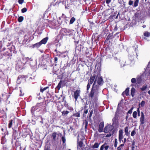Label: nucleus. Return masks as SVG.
<instances>
[{
	"label": "nucleus",
	"instance_id": "obj_1",
	"mask_svg": "<svg viewBox=\"0 0 150 150\" xmlns=\"http://www.w3.org/2000/svg\"><path fill=\"white\" fill-rule=\"evenodd\" d=\"M97 79V78H96L93 84L91 91L89 94V96L92 98H93L94 95H97L98 93V90L99 88V86L96 85Z\"/></svg>",
	"mask_w": 150,
	"mask_h": 150
},
{
	"label": "nucleus",
	"instance_id": "obj_2",
	"mask_svg": "<svg viewBox=\"0 0 150 150\" xmlns=\"http://www.w3.org/2000/svg\"><path fill=\"white\" fill-rule=\"evenodd\" d=\"M113 127V129L112 131H115L117 130V129L119 127V124L118 121L117 120H115L113 122L112 125H111Z\"/></svg>",
	"mask_w": 150,
	"mask_h": 150
},
{
	"label": "nucleus",
	"instance_id": "obj_3",
	"mask_svg": "<svg viewBox=\"0 0 150 150\" xmlns=\"http://www.w3.org/2000/svg\"><path fill=\"white\" fill-rule=\"evenodd\" d=\"M83 140H78L77 142V149L80 150H83Z\"/></svg>",
	"mask_w": 150,
	"mask_h": 150
},
{
	"label": "nucleus",
	"instance_id": "obj_4",
	"mask_svg": "<svg viewBox=\"0 0 150 150\" xmlns=\"http://www.w3.org/2000/svg\"><path fill=\"white\" fill-rule=\"evenodd\" d=\"M84 132H80L78 134V140H85V135L83 133Z\"/></svg>",
	"mask_w": 150,
	"mask_h": 150
},
{
	"label": "nucleus",
	"instance_id": "obj_5",
	"mask_svg": "<svg viewBox=\"0 0 150 150\" xmlns=\"http://www.w3.org/2000/svg\"><path fill=\"white\" fill-rule=\"evenodd\" d=\"M113 127L111 125L108 124L106 126L104 129V131H113Z\"/></svg>",
	"mask_w": 150,
	"mask_h": 150
},
{
	"label": "nucleus",
	"instance_id": "obj_6",
	"mask_svg": "<svg viewBox=\"0 0 150 150\" xmlns=\"http://www.w3.org/2000/svg\"><path fill=\"white\" fill-rule=\"evenodd\" d=\"M109 147V146L108 145L107 143H105L101 146L100 150H103L104 149L105 150H108Z\"/></svg>",
	"mask_w": 150,
	"mask_h": 150
},
{
	"label": "nucleus",
	"instance_id": "obj_7",
	"mask_svg": "<svg viewBox=\"0 0 150 150\" xmlns=\"http://www.w3.org/2000/svg\"><path fill=\"white\" fill-rule=\"evenodd\" d=\"M80 91L79 90H77L74 92V98L76 101L77 100L78 97L80 96Z\"/></svg>",
	"mask_w": 150,
	"mask_h": 150
},
{
	"label": "nucleus",
	"instance_id": "obj_8",
	"mask_svg": "<svg viewBox=\"0 0 150 150\" xmlns=\"http://www.w3.org/2000/svg\"><path fill=\"white\" fill-rule=\"evenodd\" d=\"M104 126V122H101L99 125V128L98 129V131H103V128Z\"/></svg>",
	"mask_w": 150,
	"mask_h": 150
},
{
	"label": "nucleus",
	"instance_id": "obj_9",
	"mask_svg": "<svg viewBox=\"0 0 150 150\" xmlns=\"http://www.w3.org/2000/svg\"><path fill=\"white\" fill-rule=\"evenodd\" d=\"M95 77V76H91L90 79L88 80V83L90 84H92L93 82Z\"/></svg>",
	"mask_w": 150,
	"mask_h": 150
},
{
	"label": "nucleus",
	"instance_id": "obj_10",
	"mask_svg": "<svg viewBox=\"0 0 150 150\" xmlns=\"http://www.w3.org/2000/svg\"><path fill=\"white\" fill-rule=\"evenodd\" d=\"M98 84L97 85H101L103 83V79L101 77H98Z\"/></svg>",
	"mask_w": 150,
	"mask_h": 150
},
{
	"label": "nucleus",
	"instance_id": "obj_11",
	"mask_svg": "<svg viewBox=\"0 0 150 150\" xmlns=\"http://www.w3.org/2000/svg\"><path fill=\"white\" fill-rule=\"evenodd\" d=\"M144 113L142 112L141 117L140 118V122H141V124H143L144 123Z\"/></svg>",
	"mask_w": 150,
	"mask_h": 150
},
{
	"label": "nucleus",
	"instance_id": "obj_12",
	"mask_svg": "<svg viewBox=\"0 0 150 150\" xmlns=\"http://www.w3.org/2000/svg\"><path fill=\"white\" fill-rule=\"evenodd\" d=\"M21 132L20 134H22V136L23 137H26L28 133V132Z\"/></svg>",
	"mask_w": 150,
	"mask_h": 150
},
{
	"label": "nucleus",
	"instance_id": "obj_13",
	"mask_svg": "<svg viewBox=\"0 0 150 150\" xmlns=\"http://www.w3.org/2000/svg\"><path fill=\"white\" fill-rule=\"evenodd\" d=\"M100 143L96 142L94 143V144L92 147V148L93 149L97 148L98 147Z\"/></svg>",
	"mask_w": 150,
	"mask_h": 150
},
{
	"label": "nucleus",
	"instance_id": "obj_14",
	"mask_svg": "<svg viewBox=\"0 0 150 150\" xmlns=\"http://www.w3.org/2000/svg\"><path fill=\"white\" fill-rule=\"evenodd\" d=\"M57 135V134L55 132H54L53 133H52V137L54 141H56V136Z\"/></svg>",
	"mask_w": 150,
	"mask_h": 150
},
{
	"label": "nucleus",
	"instance_id": "obj_15",
	"mask_svg": "<svg viewBox=\"0 0 150 150\" xmlns=\"http://www.w3.org/2000/svg\"><path fill=\"white\" fill-rule=\"evenodd\" d=\"M48 40V38L46 37L42 39L40 42L42 44H45Z\"/></svg>",
	"mask_w": 150,
	"mask_h": 150
},
{
	"label": "nucleus",
	"instance_id": "obj_16",
	"mask_svg": "<svg viewBox=\"0 0 150 150\" xmlns=\"http://www.w3.org/2000/svg\"><path fill=\"white\" fill-rule=\"evenodd\" d=\"M135 93V89L134 88H132L131 90V94L132 96L133 97L134 96V94Z\"/></svg>",
	"mask_w": 150,
	"mask_h": 150
},
{
	"label": "nucleus",
	"instance_id": "obj_17",
	"mask_svg": "<svg viewBox=\"0 0 150 150\" xmlns=\"http://www.w3.org/2000/svg\"><path fill=\"white\" fill-rule=\"evenodd\" d=\"M122 132H119V139L120 142L121 140L123 139V136L122 135Z\"/></svg>",
	"mask_w": 150,
	"mask_h": 150
},
{
	"label": "nucleus",
	"instance_id": "obj_18",
	"mask_svg": "<svg viewBox=\"0 0 150 150\" xmlns=\"http://www.w3.org/2000/svg\"><path fill=\"white\" fill-rule=\"evenodd\" d=\"M115 132H110L109 133L107 134L105 136L106 137H110L114 134Z\"/></svg>",
	"mask_w": 150,
	"mask_h": 150
},
{
	"label": "nucleus",
	"instance_id": "obj_19",
	"mask_svg": "<svg viewBox=\"0 0 150 150\" xmlns=\"http://www.w3.org/2000/svg\"><path fill=\"white\" fill-rule=\"evenodd\" d=\"M41 44H42L40 42H39L37 43L36 44H35L34 45H33V47H38L40 46V45Z\"/></svg>",
	"mask_w": 150,
	"mask_h": 150
},
{
	"label": "nucleus",
	"instance_id": "obj_20",
	"mask_svg": "<svg viewBox=\"0 0 150 150\" xmlns=\"http://www.w3.org/2000/svg\"><path fill=\"white\" fill-rule=\"evenodd\" d=\"M129 88H127L126 89L125 91L124 92L127 96H128L129 95Z\"/></svg>",
	"mask_w": 150,
	"mask_h": 150
},
{
	"label": "nucleus",
	"instance_id": "obj_21",
	"mask_svg": "<svg viewBox=\"0 0 150 150\" xmlns=\"http://www.w3.org/2000/svg\"><path fill=\"white\" fill-rule=\"evenodd\" d=\"M62 84V81H61L57 86V88H58V90H59L60 88L61 87Z\"/></svg>",
	"mask_w": 150,
	"mask_h": 150
},
{
	"label": "nucleus",
	"instance_id": "obj_22",
	"mask_svg": "<svg viewBox=\"0 0 150 150\" xmlns=\"http://www.w3.org/2000/svg\"><path fill=\"white\" fill-rule=\"evenodd\" d=\"M13 121V120H11L9 121V123L8 124V126L9 128H10L11 127V126L12 125Z\"/></svg>",
	"mask_w": 150,
	"mask_h": 150
},
{
	"label": "nucleus",
	"instance_id": "obj_23",
	"mask_svg": "<svg viewBox=\"0 0 150 150\" xmlns=\"http://www.w3.org/2000/svg\"><path fill=\"white\" fill-rule=\"evenodd\" d=\"M75 18L74 17H73L71 18L70 21V24H71L73 23V22L75 21Z\"/></svg>",
	"mask_w": 150,
	"mask_h": 150
},
{
	"label": "nucleus",
	"instance_id": "obj_24",
	"mask_svg": "<svg viewBox=\"0 0 150 150\" xmlns=\"http://www.w3.org/2000/svg\"><path fill=\"white\" fill-rule=\"evenodd\" d=\"M139 0H136L135 1L134 4V6L135 7H137L139 3Z\"/></svg>",
	"mask_w": 150,
	"mask_h": 150
},
{
	"label": "nucleus",
	"instance_id": "obj_25",
	"mask_svg": "<svg viewBox=\"0 0 150 150\" xmlns=\"http://www.w3.org/2000/svg\"><path fill=\"white\" fill-rule=\"evenodd\" d=\"M147 86H143L142 87L140 88V90L142 91H144L147 88Z\"/></svg>",
	"mask_w": 150,
	"mask_h": 150
},
{
	"label": "nucleus",
	"instance_id": "obj_26",
	"mask_svg": "<svg viewBox=\"0 0 150 150\" xmlns=\"http://www.w3.org/2000/svg\"><path fill=\"white\" fill-rule=\"evenodd\" d=\"M73 115L74 116L78 117H80L79 112H77V113L74 114Z\"/></svg>",
	"mask_w": 150,
	"mask_h": 150
},
{
	"label": "nucleus",
	"instance_id": "obj_27",
	"mask_svg": "<svg viewBox=\"0 0 150 150\" xmlns=\"http://www.w3.org/2000/svg\"><path fill=\"white\" fill-rule=\"evenodd\" d=\"M145 103V101L144 100H142V101L141 103H139V105H141V107H143V106H144Z\"/></svg>",
	"mask_w": 150,
	"mask_h": 150
},
{
	"label": "nucleus",
	"instance_id": "obj_28",
	"mask_svg": "<svg viewBox=\"0 0 150 150\" xmlns=\"http://www.w3.org/2000/svg\"><path fill=\"white\" fill-rule=\"evenodd\" d=\"M23 18L22 16H20L18 18V21L19 22H21L23 20Z\"/></svg>",
	"mask_w": 150,
	"mask_h": 150
},
{
	"label": "nucleus",
	"instance_id": "obj_29",
	"mask_svg": "<svg viewBox=\"0 0 150 150\" xmlns=\"http://www.w3.org/2000/svg\"><path fill=\"white\" fill-rule=\"evenodd\" d=\"M137 112L136 111H134L133 113V116L135 118H136L137 117Z\"/></svg>",
	"mask_w": 150,
	"mask_h": 150
},
{
	"label": "nucleus",
	"instance_id": "obj_30",
	"mask_svg": "<svg viewBox=\"0 0 150 150\" xmlns=\"http://www.w3.org/2000/svg\"><path fill=\"white\" fill-rule=\"evenodd\" d=\"M69 112L68 111H64L62 112V115H66L67 114L69 113Z\"/></svg>",
	"mask_w": 150,
	"mask_h": 150
},
{
	"label": "nucleus",
	"instance_id": "obj_31",
	"mask_svg": "<svg viewBox=\"0 0 150 150\" xmlns=\"http://www.w3.org/2000/svg\"><path fill=\"white\" fill-rule=\"evenodd\" d=\"M144 35L146 37H149L150 35V33L148 32H145L144 34Z\"/></svg>",
	"mask_w": 150,
	"mask_h": 150
},
{
	"label": "nucleus",
	"instance_id": "obj_32",
	"mask_svg": "<svg viewBox=\"0 0 150 150\" xmlns=\"http://www.w3.org/2000/svg\"><path fill=\"white\" fill-rule=\"evenodd\" d=\"M44 150H51L50 149V147L48 146H45V148Z\"/></svg>",
	"mask_w": 150,
	"mask_h": 150
},
{
	"label": "nucleus",
	"instance_id": "obj_33",
	"mask_svg": "<svg viewBox=\"0 0 150 150\" xmlns=\"http://www.w3.org/2000/svg\"><path fill=\"white\" fill-rule=\"evenodd\" d=\"M117 140L116 139H115V143H114V146L115 147H116L117 146Z\"/></svg>",
	"mask_w": 150,
	"mask_h": 150
},
{
	"label": "nucleus",
	"instance_id": "obj_34",
	"mask_svg": "<svg viewBox=\"0 0 150 150\" xmlns=\"http://www.w3.org/2000/svg\"><path fill=\"white\" fill-rule=\"evenodd\" d=\"M27 11V8H23L22 9L21 12L23 13H24V12H26Z\"/></svg>",
	"mask_w": 150,
	"mask_h": 150
},
{
	"label": "nucleus",
	"instance_id": "obj_35",
	"mask_svg": "<svg viewBox=\"0 0 150 150\" xmlns=\"http://www.w3.org/2000/svg\"><path fill=\"white\" fill-rule=\"evenodd\" d=\"M93 110H91V111H90V114H89V118H91L92 115L93 114Z\"/></svg>",
	"mask_w": 150,
	"mask_h": 150
},
{
	"label": "nucleus",
	"instance_id": "obj_36",
	"mask_svg": "<svg viewBox=\"0 0 150 150\" xmlns=\"http://www.w3.org/2000/svg\"><path fill=\"white\" fill-rule=\"evenodd\" d=\"M48 88V87H46L44 88L43 89H40V91L42 93L44 91L46 90Z\"/></svg>",
	"mask_w": 150,
	"mask_h": 150
},
{
	"label": "nucleus",
	"instance_id": "obj_37",
	"mask_svg": "<svg viewBox=\"0 0 150 150\" xmlns=\"http://www.w3.org/2000/svg\"><path fill=\"white\" fill-rule=\"evenodd\" d=\"M139 13L138 12H136L134 15L135 16L137 17L138 18L139 17Z\"/></svg>",
	"mask_w": 150,
	"mask_h": 150
},
{
	"label": "nucleus",
	"instance_id": "obj_38",
	"mask_svg": "<svg viewBox=\"0 0 150 150\" xmlns=\"http://www.w3.org/2000/svg\"><path fill=\"white\" fill-rule=\"evenodd\" d=\"M62 140L63 142V143H64L66 141L65 137H62Z\"/></svg>",
	"mask_w": 150,
	"mask_h": 150
},
{
	"label": "nucleus",
	"instance_id": "obj_39",
	"mask_svg": "<svg viewBox=\"0 0 150 150\" xmlns=\"http://www.w3.org/2000/svg\"><path fill=\"white\" fill-rule=\"evenodd\" d=\"M133 109V108H132L130 110H129L128 112V113L131 114L132 112V110Z\"/></svg>",
	"mask_w": 150,
	"mask_h": 150
},
{
	"label": "nucleus",
	"instance_id": "obj_40",
	"mask_svg": "<svg viewBox=\"0 0 150 150\" xmlns=\"http://www.w3.org/2000/svg\"><path fill=\"white\" fill-rule=\"evenodd\" d=\"M131 82L132 83H134L136 81V79L134 78H133L131 80Z\"/></svg>",
	"mask_w": 150,
	"mask_h": 150
},
{
	"label": "nucleus",
	"instance_id": "obj_41",
	"mask_svg": "<svg viewBox=\"0 0 150 150\" xmlns=\"http://www.w3.org/2000/svg\"><path fill=\"white\" fill-rule=\"evenodd\" d=\"M90 85H91V84H90L88 83L87 85V91H88L89 90V89L90 87Z\"/></svg>",
	"mask_w": 150,
	"mask_h": 150
},
{
	"label": "nucleus",
	"instance_id": "obj_42",
	"mask_svg": "<svg viewBox=\"0 0 150 150\" xmlns=\"http://www.w3.org/2000/svg\"><path fill=\"white\" fill-rule=\"evenodd\" d=\"M133 4V1H132L131 0H129V4L130 5H132Z\"/></svg>",
	"mask_w": 150,
	"mask_h": 150
},
{
	"label": "nucleus",
	"instance_id": "obj_43",
	"mask_svg": "<svg viewBox=\"0 0 150 150\" xmlns=\"http://www.w3.org/2000/svg\"><path fill=\"white\" fill-rule=\"evenodd\" d=\"M24 0H18V2L20 4H22Z\"/></svg>",
	"mask_w": 150,
	"mask_h": 150
},
{
	"label": "nucleus",
	"instance_id": "obj_44",
	"mask_svg": "<svg viewBox=\"0 0 150 150\" xmlns=\"http://www.w3.org/2000/svg\"><path fill=\"white\" fill-rule=\"evenodd\" d=\"M136 134V132H131V135L132 136H134Z\"/></svg>",
	"mask_w": 150,
	"mask_h": 150
},
{
	"label": "nucleus",
	"instance_id": "obj_45",
	"mask_svg": "<svg viewBox=\"0 0 150 150\" xmlns=\"http://www.w3.org/2000/svg\"><path fill=\"white\" fill-rule=\"evenodd\" d=\"M132 146H134L135 145V141L134 140H133L132 141Z\"/></svg>",
	"mask_w": 150,
	"mask_h": 150
},
{
	"label": "nucleus",
	"instance_id": "obj_46",
	"mask_svg": "<svg viewBox=\"0 0 150 150\" xmlns=\"http://www.w3.org/2000/svg\"><path fill=\"white\" fill-rule=\"evenodd\" d=\"M137 111L138 112V116H140V111L139 109V108H138L137 110Z\"/></svg>",
	"mask_w": 150,
	"mask_h": 150
},
{
	"label": "nucleus",
	"instance_id": "obj_47",
	"mask_svg": "<svg viewBox=\"0 0 150 150\" xmlns=\"http://www.w3.org/2000/svg\"><path fill=\"white\" fill-rule=\"evenodd\" d=\"M122 147H121L120 146H119L117 148V150H121Z\"/></svg>",
	"mask_w": 150,
	"mask_h": 150
},
{
	"label": "nucleus",
	"instance_id": "obj_48",
	"mask_svg": "<svg viewBox=\"0 0 150 150\" xmlns=\"http://www.w3.org/2000/svg\"><path fill=\"white\" fill-rule=\"evenodd\" d=\"M111 1V0H106V3L107 4H109Z\"/></svg>",
	"mask_w": 150,
	"mask_h": 150
},
{
	"label": "nucleus",
	"instance_id": "obj_49",
	"mask_svg": "<svg viewBox=\"0 0 150 150\" xmlns=\"http://www.w3.org/2000/svg\"><path fill=\"white\" fill-rule=\"evenodd\" d=\"M128 131V128L127 127H126L125 129V131Z\"/></svg>",
	"mask_w": 150,
	"mask_h": 150
},
{
	"label": "nucleus",
	"instance_id": "obj_50",
	"mask_svg": "<svg viewBox=\"0 0 150 150\" xmlns=\"http://www.w3.org/2000/svg\"><path fill=\"white\" fill-rule=\"evenodd\" d=\"M88 110L87 109L84 112V113L87 114L88 112Z\"/></svg>",
	"mask_w": 150,
	"mask_h": 150
},
{
	"label": "nucleus",
	"instance_id": "obj_51",
	"mask_svg": "<svg viewBox=\"0 0 150 150\" xmlns=\"http://www.w3.org/2000/svg\"><path fill=\"white\" fill-rule=\"evenodd\" d=\"M124 146V144H122L120 145V147H122Z\"/></svg>",
	"mask_w": 150,
	"mask_h": 150
},
{
	"label": "nucleus",
	"instance_id": "obj_52",
	"mask_svg": "<svg viewBox=\"0 0 150 150\" xmlns=\"http://www.w3.org/2000/svg\"><path fill=\"white\" fill-rule=\"evenodd\" d=\"M85 128L86 129V128H87V122H86V123H85Z\"/></svg>",
	"mask_w": 150,
	"mask_h": 150
},
{
	"label": "nucleus",
	"instance_id": "obj_53",
	"mask_svg": "<svg viewBox=\"0 0 150 150\" xmlns=\"http://www.w3.org/2000/svg\"><path fill=\"white\" fill-rule=\"evenodd\" d=\"M20 150H22V148L21 147H20ZM25 150V147L24 148L23 150Z\"/></svg>",
	"mask_w": 150,
	"mask_h": 150
},
{
	"label": "nucleus",
	"instance_id": "obj_54",
	"mask_svg": "<svg viewBox=\"0 0 150 150\" xmlns=\"http://www.w3.org/2000/svg\"><path fill=\"white\" fill-rule=\"evenodd\" d=\"M129 132H126V135H128V134H129Z\"/></svg>",
	"mask_w": 150,
	"mask_h": 150
},
{
	"label": "nucleus",
	"instance_id": "obj_55",
	"mask_svg": "<svg viewBox=\"0 0 150 150\" xmlns=\"http://www.w3.org/2000/svg\"><path fill=\"white\" fill-rule=\"evenodd\" d=\"M134 148H135V147L134 146H132V147L131 149L132 150H134Z\"/></svg>",
	"mask_w": 150,
	"mask_h": 150
},
{
	"label": "nucleus",
	"instance_id": "obj_56",
	"mask_svg": "<svg viewBox=\"0 0 150 150\" xmlns=\"http://www.w3.org/2000/svg\"><path fill=\"white\" fill-rule=\"evenodd\" d=\"M126 141V138H124V143H125V142Z\"/></svg>",
	"mask_w": 150,
	"mask_h": 150
},
{
	"label": "nucleus",
	"instance_id": "obj_57",
	"mask_svg": "<svg viewBox=\"0 0 150 150\" xmlns=\"http://www.w3.org/2000/svg\"><path fill=\"white\" fill-rule=\"evenodd\" d=\"M54 59H55V61H57V58H56V57H55Z\"/></svg>",
	"mask_w": 150,
	"mask_h": 150
},
{
	"label": "nucleus",
	"instance_id": "obj_58",
	"mask_svg": "<svg viewBox=\"0 0 150 150\" xmlns=\"http://www.w3.org/2000/svg\"><path fill=\"white\" fill-rule=\"evenodd\" d=\"M148 93L150 95V90L149 91H148Z\"/></svg>",
	"mask_w": 150,
	"mask_h": 150
},
{
	"label": "nucleus",
	"instance_id": "obj_59",
	"mask_svg": "<svg viewBox=\"0 0 150 150\" xmlns=\"http://www.w3.org/2000/svg\"><path fill=\"white\" fill-rule=\"evenodd\" d=\"M128 118V116H127L126 117V120H127V119Z\"/></svg>",
	"mask_w": 150,
	"mask_h": 150
},
{
	"label": "nucleus",
	"instance_id": "obj_60",
	"mask_svg": "<svg viewBox=\"0 0 150 150\" xmlns=\"http://www.w3.org/2000/svg\"><path fill=\"white\" fill-rule=\"evenodd\" d=\"M125 93V92H124L122 93V95H124V94Z\"/></svg>",
	"mask_w": 150,
	"mask_h": 150
},
{
	"label": "nucleus",
	"instance_id": "obj_61",
	"mask_svg": "<svg viewBox=\"0 0 150 150\" xmlns=\"http://www.w3.org/2000/svg\"><path fill=\"white\" fill-rule=\"evenodd\" d=\"M28 58L29 60H30L31 59V58Z\"/></svg>",
	"mask_w": 150,
	"mask_h": 150
},
{
	"label": "nucleus",
	"instance_id": "obj_62",
	"mask_svg": "<svg viewBox=\"0 0 150 150\" xmlns=\"http://www.w3.org/2000/svg\"><path fill=\"white\" fill-rule=\"evenodd\" d=\"M84 108H85V109L86 108V106H85V107H84Z\"/></svg>",
	"mask_w": 150,
	"mask_h": 150
},
{
	"label": "nucleus",
	"instance_id": "obj_63",
	"mask_svg": "<svg viewBox=\"0 0 150 150\" xmlns=\"http://www.w3.org/2000/svg\"><path fill=\"white\" fill-rule=\"evenodd\" d=\"M33 107L32 108L31 110V111L32 110H33Z\"/></svg>",
	"mask_w": 150,
	"mask_h": 150
},
{
	"label": "nucleus",
	"instance_id": "obj_64",
	"mask_svg": "<svg viewBox=\"0 0 150 150\" xmlns=\"http://www.w3.org/2000/svg\"><path fill=\"white\" fill-rule=\"evenodd\" d=\"M149 74L150 75V70L149 71Z\"/></svg>",
	"mask_w": 150,
	"mask_h": 150
}]
</instances>
